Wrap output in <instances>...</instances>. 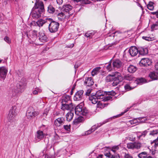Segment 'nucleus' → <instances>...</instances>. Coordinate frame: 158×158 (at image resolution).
Returning <instances> with one entry per match:
<instances>
[{
  "label": "nucleus",
  "mask_w": 158,
  "mask_h": 158,
  "mask_svg": "<svg viewBox=\"0 0 158 158\" xmlns=\"http://www.w3.org/2000/svg\"><path fill=\"white\" fill-rule=\"evenodd\" d=\"M123 79V77L119 72H116L113 74H109L106 77V81L107 82L113 81L112 85L113 86H116Z\"/></svg>",
  "instance_id": "f257e3e1"
},
{
  "label": "nucleus",
  "mask_w": 158,
  "mask_h": 158,
  "mask_svg": "<svg viewBox=\"0 0 158 158\" xmlns=\"http://www.w3.org/2000/svg\"><path fill=\"white\" fill-rule=\"evenodd\" d=\"M19 108H18L15 106H14L12 107V109L10 110L7 117L8 120L10 122H14L15 119V117L16 114L19 112Z\"/></svg>",
  "instance_id": "f03ea898"
},
{
  "label": "nucleus",
  "mask_w": 158,
  "mask_h": 158,
  "mask_svg": "<svg viewBox=\"0 0 158 158\" xmlns=\"http://www.w3.org/2000/svg\"><path fill=\"white\" fill-rule=\"evenodd\" d=\"M88 110L83 106L81 104L77 105L75 109V114L79 116L81 115L86 116L88 114Z\"/></svg>",
  "instance_id": "7ed1b4c3"
},
{
  "label": "nucleus",
  "mask_w": 158,
  "mask_h": 158,
  "mask_svg": "<svg viewBox=\"0 0 158 158\" xmlns=\"http://www.w3.org/2000/svg\"><path fill=\"white\" fill-rule=\"evenodd\" d=\"M50 19V22L48 24V29L49 31L51 33H54L58 31L59 24L58 23L52 21L51 18H49Z\"/></svg>",
  "instance_id": "20e7f679"
},
{
  "label": "nucleus",
  "mask_w": 158,
  "mask_h": 158,
  "mask_svg": "<svg viewBox=\"0 0 158 158\" xmlns=\"http://www.w3.org/2000/svg\"><path fill=\"white\" fill-rule=\"evenodd\" d=\"M29 40L31 44H35V41L37 38V31H30L27 33Z\"/></svg>",
  "instance_id": "39448f33"
},
{
  "label": "nucleus",
  "mask_w": 158,
  "mask_h": 158,
  "mask_svg": "<svg viewBox=\"0 0 158 158\" xmlns=\"http://www.w3.org/2000/svg\"><path fill=\"white\" fill-rule=\"evenodd\" d=\"M39 114L38 111H35L33 107H29L27 110L26 115L27 118L31 119L35 117Z\"/></svg>",
  "instance_id": "423d86ee"
},
{
  "label": "nucleus",
  "mask_w": 158,
  "mask_h": 158,
  "mask_svg": "<svg viewBox=\"0 0 158 158\" xmlns=\"http://www.w3.org/2000/svg\"><path fill=\"white\" fill-rule=\"evenodd\" d=\"M50 19H49V18H47L44 20L40 19L36 22L32 21L31 23V27L35 26H38L39 27H41L44 24L46 23L49 24L50 22Z\"/></svg>",
  "instance_id": "0eeeda50"
},
{
  "label": "nucleus",
  "mask_w": 158,
  "mask_h": 158,
  "mask_svg": "<svg viewBox=\"0 0 158 158\" xmlns=\"http://www.w3.org/2000/svg\"><path fill=\"white\" fill-rule=\"evenodd\" d=\"M35 10H38V12L43 13L44 11V4L41 1H36L32 8Z\"/></svg>",
  "instance_id": "6e6552de"
},
{
  "label": "nucleus",
  "mask_w": 158,
  "mask_h": 158,
  "mask_svg": "<svg viewBox=\"0 0 158 158\" xmlns=\"http://www.w3.org/2000/svg\"><path fill=\"white\" fill-rule=\"evenodd\" d=\"M75 106H73L72 102L71 103H64V104H62V106L61 109L63 110H72L73 109Z\"/></svg>",
  "instance_id": "1a4fd4ad"
},
{
  "label": "nucleus",
  "mask_w": 158,
  "mask_h": 158,
  "mask_svg": "<svg viewBox=\"0 0 158 158\" xmlns=\"http://www.w3.org/2000/svg\"><path fill=\"white\" fill-rule=\"evenodd\" d=\"M44 134L43 131L39 130L36 132L35 138V142H37L42 139L44 137Z\"/></svg>",
  "instance_id": "9d476101"
},
{
  "label": "nucleus",
  "mask_w": 158,
  "mask_h": 158,
  "mask_svg": "<svg viewBox=\"0 0 158 158\" xmlns=\"http://www.w3.org/2000/svg\"><path fill=\"white\" fill-rule=\"evenodd\" d=\"M113 69L114 70L121 68L123 66L122 62L119 59H116L113 62Z\"/></svg>",
  "instance_id": "9b49d317"
},
{
  "label": "nucleus",
  "mask_w": 158,
  "mask_h": 158,
  "mask_svg": "<svg viewBox=\"0 0 158 158\" xmlns=\"http://www.w3.org/2000/svg\"><path fill=\"white\" fill-rule=\"evenodd\" d=\"M8 70L4 67H0V78L4 80L6 77Z\"/></svg>",
  "instance_id": "f8f14e48"
},
{
  "label": "nucleus",
  "mask_w": 158,
  "mask_h": 158,
  "mask_svg": "<svg viewBox=\"0 0 158 158\" xmlns=\"http://www.w3.org/2000/svg\"><path fill=\"white\" fill-rule=\"evenodd\" d=\"M38 11V10L32 9L31 15L33 19H37L41 16L42 13L37 11Z\"/></svg>",
  "instance_id": "ddd939ff"
},
{
  "label": "nucleus",
  "mask_w": 158,
  "mask_h": 158,
  "mask_svg": "<svg viewBox=\"0 0 158 158\" xmlns=\"http://www.w3.org/2000/svg\"><path fill=\"white\" fill-rule=\"evenodd\" d=\"M151 64V61L148 58H142L139 63L141 66H146L149 65Z\"/></svg>",
  "instance_id": "4468645a"
},
{
  "label": "nucleus",
  "mask_w": 158,
  "mask_h": 158,
  "mask_svg": "<svg viewBox=\"0 0 158 158\" xmlns=\"http://www.w3.org/2000/svg\"><path fill=\"white\" fill-rule=\"evenodd\" d=\"M65 122V119L64 118L62 117L56 119L54 122L55 125L58 127L63 125Z\"/></svg>",
  "instance_id": "2eb2a0df"
},
{
  "label": "nucleus",
  "mask_w": 158,
  "mask_h": 158,
  "mask_svg": "<svg viewBox=\"0 0 158 158\" xmlns=\"http://www.w3.org/2000/svg\"><path fill=\"white\" fill-rule=\"evenodd\" d=\"M84 91L83 90H80L77 91L74 98V99L75 101H79L81 100L82 98L83 94Z\"/></svg>",
  "instance_id": "dca6fc26"
},
{
  "label": "nucleus",
  "mask_w": 158,
  "mask_h": 158,
  "mask_svg": "<svg viewBox=\"0 0 158 158\" xmlns=\"http://www.w3.org/2000/svg\"><path fill=\"white\" fill-rule=\"evenodd\" d=\"M129 52L131 56H134L138 53V50L135 47L132 46L129 49Z\"/></svg>",
  "instance_id": "f3484780"
},
{
  "label": "nucleus",
  "mask_w": 158,
  "mask_h": 158,
  "mask_svg": "<svg viewBox=\"0 0 158 158\" xmlns=\"http://www.w3.org/2000/svg\"><path fill=\"white\" fill-rule=\"evenodd\" d=\"M72 8L73 7L70 4H67L63 6L62 10L65 12H69V15H71L73 14V11H72V13H71L69 12L72 10Z\"/></svg>",
  "instance_id": "a211bd4d"
},
{
  "label": "nucleus",
  "mask_w": 158,
  "mask_h": 158,
  "mask_svg": "<svg viewBox=\"0 0 158 158\" xmlns=\"http://www.w3.org/2000/svg\"><path fill=\"white\" fill-rule=\"evenodd\" d=\"M106 94L105 92L101 90H99L96 92L95 95L98 99H103Z\"/></svg>",
  "instance_id": "6ab92c4d"
},
{
  "label": "nucleus",
  "mask_w": 158,
  "mask_h": 158,
  "mask_svg": "<svg viewBox=\"0 0 158 158\" xmlns=\"http://www.w3.org/2000/svg\"><path fill=\"white\" fill-rule=\"evenodd\" d=\"M24 85V83L22 81H19L17 84L16 87L17 88V91L18 92H22Z\"/></svg>",
  "instance_id": "aec40b11"
},
{
  "label": "nucleus",
  "mask_w": 158,
  "mask_h": 158,
  "mask_svg": "<svg viewBox=\"0 0 158 158\" xmlns=\"http://www.w3.org/2000/svg\"><path fill=\"white\" fill-rule=\"evenodd\" d=\"M84 83L88 86H90L93 85L94 84L93 80L91 77H88L86 78L85 81Z\"/></svg>",
  "instance_id": "412c9836"
},
{
  "label": "nucleus",
  "mask_w": 158,
  "mask_h": 158,
  "mask_svg": "<svg viewBox=\"0 0 158 158\" xmlns=\"http://www.w3.org/2000/svg\"><path fill=\"white\" fill-rule=\"evenodd\" d=\"M62 104L69 103V102L71 103V101L70 99V96L67 95H65L63 96L62 97Z\"/></svg>",
  "instance_id": "4be33fe9"
},
{
  "label": "nucleus",
  "mask_w": 158,
  "mask_h": 158,
  "mask_svg": "<svg viewBox=\"0 0 158 158\" xmlns=\"http://www.w3.org/2000/svg\"><path fill=\"white\" fill-rule=\"evenodd\" d=\"M158 73L151 72L149 74V76L152 80H155L158 79Z\"/></svg>",
  "instance_id": "5701e85b"
},
{
  "label": "nucleus",
  "mask_w": 158,
  "mask_h": 158,
  "mask_svg": "<svg viewBox=\"0 0 158 158\" xmlns=\"http://www.w3.org/2000/svg\"><path fill=\"white\" fill-rule=\"evenodd\" d=\"M39 40L42 42L46 41L47 37L45 34L42 32H40L39 33Z\"/></svg>",
  "instance_id": "b1692460"
},
{
  "label": "nucleus",
  "mask_w": 158,
  "mask_h": 158,
  "mask_svg": "<svg viewBox=\"0 0 158 158\" xmlns=\"http://www.w3.org/2000/svg\"><path fill=\"white\" fill-rule=\"evenodd\" d=\"M73 112V110H71L67 114L66 117L67 121H70L73 119L74 115Z\"/></svg>",
  "instance_id": "393cba45"
},
{
  "label": "nucleus",
  "mask_w": 158,
  "mask_h": 158,
  "mask_svg": "<svg viewBox=\"0 0 158 158\" xmlns=\"http://www.w3.org/2000/svg\"><path fill=\"white\" fill-rule=\"evenodd\" d=\"M98 99L94 95H92L89 98V100L93 104L96 103Z\"/></svg>",
  "instance_id": "a878e982"
},
{
  "label": "nucleus",
  "mask_w": 158,
  "mask_h": 158,
  "mask_svg": "<svg viewBox=\"0 0 158 158\" xmlns=\"http://www.w3.org/2000/svg\"><path fill=\"white\" fill-rule=\"evenodd\" d=\"M139 48V53L140 55H144L148 53V50L147 48H144L141 47Z\"/></svg>",
  "instance_id": "bb28decb"
},
{
  "label": "nucleus",
  "mask_w": 158,
  "mask_h": 158,
  "mask_svg": "<svg viewBox=\"0 0 158 158\" xmlns=\"http://www.w3.org/2000/svg\"><path fill=\"white\" fill-rule=\"evenodd\" d=\"M103 101H99L98 102L97 104V107L101 109L103 108L104 107H106L108 104L105 103Z\"/></svg>",
  "instance_id": "cd10ccee"
},
{
  "label": "nucleus",
  "mask_w": 158,
  "mask_h": 158,
  "mask_svg": "<svg viewBox=\"0 0 158 158\" xmlns=\"http://www.w3.org/2000/svg\"><path fill=\"white\" fill-rule=\"evenodd\" d=\"M128 72L133 73L135 72L137 70L136 68L133 65H130L128 68Z\"/></svg>",
  "instance_id": "c85d7f7f"
},
{
  "label": "nucleus",
  "mask_w": 158,
  "mask_h": 158,
  "mask_svg": "<svg viewBox=\"0 0 158 158\" xmlns=\"http://www.w3.org/2000/svg\"><path fill=\"white\" fill-rule=\"evenodd\" d=\"M84 120V118L83 117L80 116L78 117L77 119H75L73 121V123L74 124L77 125L79 123L82 122Z\"/></svg>",
  "instance_id": "c756f323"
},
{
  "label": "nucleus",
  "mask_w": 158,
  "mask_h": 158,
  "mask_svg": "<svg viewBox=\"0 0 158 158\" xmlns=\"http://www.w3.org/2000/svg\"><path fill=\"white\" fill-rule=\"evenodd\" d=\"M96 125H94L91 127V129L86 131L85 132V135H87L89 134L92 132H94L96 129Z\"/></svg>",
  "instance_id": "7c9ffc66"
},
{
  "label": "nucleus",
  "mask_w": 158,
  "mask_h": 158,
  "mask_svg": "<svg viewBox=\"0 0 158 158\" xmlns=\"http://www.w3.org/2000/svg\"><path fill=\"white\" fill-rule=\"evenodd\" d=\"M101 68L100 67H96L92 70L91 74L92 76H94L95 75L97 74V73L98 72V71Z\"/></svg>",
  "instance_id": "2f4dec72"
},
{
  "label": "nucleus",
  "mask_w": 158,
  "mask_h": 158,
  "mask_svg": "<svg viewBox=\"0 0 158 158\" xmlns=\"http://www.w3.org/2000/svg\"><path fill=\"white\" fill-rule=\"evenodd\" d=\"M125 79L128 81H131L135 78L132 75L127 74L124 76Z\"/></svg>",
  "instance_id": "473e14b6"
},
{
  "label": "nucleus",
  "mask_w": 158,
  "mask_h": 158,
  "mask_svg": "<svg viewBox=\"0 0 158 158\" xmlns=\"http://www.w3.org/2000/svg\"><path fill=\"white\" fill-rule=\"evenodd\" d=\"M136 83L137 84L143 83L146 82V80L143 78H139L135 81Z\"/></svg>",
  "instance_id": "72a5a7b5"
},
{
  "label": "nucleus",
  "mask_w": 158,
  "mask_h": 158,
  "mask_svg": "<svg viewBox=\"0 0 158 158\" xmlns=\"http://www.w3.org/2000/svg\"><path fill=\"white\" fill-rule=\"evenodd\" d=\"M57 16L59 19H60L61 20L65 19L66 17V16L62 12L59 13Z\"/></svg>",
  "instance_id": "f704fd0d"
},
{
  "label": "nucleus",
  "mask_w": 158,
  "mask_h": 158,
  "mask_svg": "<svg viewBox=\"0 0 158 158\" xmlns=\"http://www.w3.org/2000/svg\"><path fill=\"white\" fill-rule=\"evenodd\" d=\"M55 11V9L52 6L49 5L48 7V11L50 13H53Z\"/></svg>",
  "instance_id": "c9c22d12"
},
{
  "label": "nucleus",
  "mask_w": 158,
  "mask_h": 158,
  "mask_svg": "<svg viewBox=\"0 0 158 158\" xmlns=\"http://www.w3.org/2000/svg\"><path fill=\"white\" fill-rule=\"evenodd\" d=\"M154 3L152 2H150L149 3L147 6L148 8L151 10H153L154 7L153 5Z\"/></svg>",
  "instance_id": "e433bc0d"
},
{
  "label": "nucleus",
  "mask_w": 158,
  "mask_h": 158,
  "mask_svg": "<svg viewBox=\"0 0 158 158\" xmlns=\"http://www.w3.org/2000/svg\"><path fill=\"white\" fill-rule=\"evenodd\" d=\"M138 156L139 158H146L147 156V153L145 152H143L139 154Z\"/></svg>",
  "instance_id": "4c0bfd02"
},
{
  "label": "nucleus",
  "mask_w": 158,
  "mask_h": 158,
  "mask_svg": "<svg viewBox=\"0 0 158 158\" xmlns=\"http://www.w3.org/2000/svg\"><path fill=\"white\" fill-rule=\"evenodd\" d=\"M143 118H135L133 120H131L130 121V123L131 124H136L138 122V121H137V119H138L139 120H140L142 119Z\"/></svg>",
  "instance_id": "58836bf2"
},
{
  "label": "nucleus",
  "mask_w": 158,
  "mask_h": 158,
  "mask_svg": "<svg viewBox=\"0 0 158 158\" xmlns=\"http://www.w3.org/2000/svg\"><path fill=\"white\" fill-rule=\"evenodd\" d=\"M119 149V145L114 146L112 147L111 151L115 153Z\"/></svg>",
  "instance_id": "ea45409f"
},
{
  "label": "nucleus",
  "mask_w": 158,
  "mask_h": 158,
  "mask_svg": "<svg viewBox=\"0 0 158 158\" xmlns=\"http://www.w3.org/2000/svg\"><path fill=\"white\" fill-rule=\"evenodd\" d=\"M134 149H139L140 148L141 145L140 143L137 142L134 143Z\"/></svg>",
  "instance_id": "a19ab883"
},
{
  "label": "nucleus",
  "mask_w": 158,
  "mask_h": 158,
  "mask_svg": "<svg viewBox=\"0 0 158 158\" xmlns=\"http://www.w3.org/2000/svg\"><path fill=\"white\" fill-rule=\"evenodd\" d=\"M41 92V90L39 88H36L33 91V94L34 95L37 94L38 93Z\"/></svg>",
  "instance_id": "79ce46f5"
},
{
  "label": "nucleus",
  "mask_w": 158,
  "mask_h": 158,
  "mask_svg": "<svg viewBox=\"0 0 158 158\" xmlns=\"http://www.w3.org/2000/svg\"><path fill=\"white\" fill-rule=\"evenodd\" d=\"M134 143H130L127 144V148L128 149H134Z\"/></svg>",
  "instance_id": "37998d69"
},
{
  "label": "nucleus",
  "mask_w": 158,
  "mask_h": 158,
  "mask_svg": "<svg viewBox=\"0 0 158 158\" xmlns=\"http://www.w3.org/2000/svg\"><path fill=\"white\" fill-rule=\"evenodd\" d=\"M158 134V130H155L150 131L149 135L152 136H155Z\"/></svg>",
  "instance_id": "c03bdc74"
},
{
  "label": "nucleus",
  "mask_w": 158,
  "mask_h": 158,
  "mask_svg": "<svg viewBox=\"0 0 158 158\" xmlns=\"http://www.w3.org/2000/svg\"><path fill=\"white\" fill-rule=\"evenodd\" d=\"M139 133L140 134L139 136V138H140L142 137H144L147 133V131L146 130L144 131L141 132H139Z\"/></svg>",
  "instance_id": "a18cd8bd"
},
{
  "label": "nucleus",
  "mask_w": 158,
  "mask_h": 158,
  "mask_svg": "<svg viewBox=\"0 0 158 158\" xmlns=\"http://www.w3.org/2000/svg\"><path fill=\"white\" fill-rule=\"evenodd\" d=\"M112 97L108 95L106 97H105L103 99L102 101H106L109 100H112Z\"/></svg>",
  "instance_id": "49530a36"
},
{
  "label": "nucleus",
  "mask_w": 158,
  "mask_h": 158,
  "mask_svg": "<svg viewBox=\"0 0 158 158\" xmlns=\"http://www.w3.org/2000/svg\"><path fill=\"white\" fill-rule=\"evenodd\" d=\"M49 111V109L47 108L45 109L43 114V116L46 117L47 116L48 114Z\"/></svg>",
  "instance_id": "de8ad7c7"
},
{
  "label": "nucleus",
  "mask_w": 158,
  "mask_h": 158,
  "mask_svg": "<svg viewBox=\"0 0 158 158\" xmlns=\"http://www.w3.org/2000/svg\"><path fill=\"white\" fill-rule=\"evenodd\" d=\"M113 155L110 152L106 153L105 154V155L108 158H113Z\"/></svg>",
  "instance_id": "09e8293b"
},
{
  "label": "nucleus",
  "mask_w": 158,
  "mask_h": 158,
  "mask_svg": "<svg viewBox=\"0 0 158 158\" xmlns=\"http://www.w3.org/2000/svg\"><path fill=\"white\" fill-rule=\"evenodd\" d=\"M107 122V120H106V121H105L103 122L102 123H98L97 125H96V129L97 128H98V127L101 126L103 124L106 123Z\"/></svg>",
  "instance_id": "8fccbe9b"
},
{
  "label": "nucleus",
  "mask_w": 158,
  "mask_h": 158,
  "mask_svg": "<svg viewBox=\"0 0 158 158\" xmlns=\"http://www.w3.org/2000/svg\"><path fill=\"white\" fill-rule=\"evenodd\" d=\"M64 128L65 130L67 131H69L70 130V125H64Z\"/></svg>",
  "instance_id": "3c124183"
},
{
  "label": "nucleus",
  "mask_w": 158,
  "mask_h": 158,
  "mask_svg": "<svg viewBox=\"0 0 158 158\" xmlns=\"http://www.w3.org/2000/svg\"><path fill=\"white\" fill-rule=\"evenodd\" d=\"M81 3L82 5L83 4H90L91 2L88 0H81Z\"/></svg>",
  "instance_id": "603ef678"
},
{
  "label": "nucleus",
  "mask_w": 158,
  "mask_h": 158,
  "mask_svg": "<svg viewBox=\"0 0 158 158\" xmlns=\"http://www.w3.org/2000/svg\"><path fill=\"white\" fill-rule=\"evenodd\" d=\"M113 69V67L111 66V63H109L108 65L106 67L107 69L109 71H110L112 70Z\"/></svg>",
  "instance_id": "864d4df0"
},
{
  "label": "nucleus",
  "mask_w": 158,
  "mask_h": 158,
  "mask_svg": "<svg viewBox=\"0 0 158 158\" xmlns=\"http://www.w3.org/2000/svg\"><path fill=\"white\" fill-rule=\"evenodd\" d=\"M152 143H154V146L155 147L157 146H158V138L154 140L152 142Z\"/></svg>",
  "instance_id": "5fc2aeb1"
},
{
  "label": "nucleus",
  "mask_w": 158,
  "mask_h": 158,
  "mask_svg": "<svg viewBox=\"0 0 158 158\" xmlns=\"http://www.w3.org/2000/svg\"><path fill=\"white\" fill-rule=\"evenodd\" d=\"M4 40L6 42L9 44L11 42L9 38L7 36H6L4 38Z\"/></svg>",
  "instance_id": "6e6d98bb"
},
{
  "label": "nucleus",
  "mask_w": 158,
  "mask_h": 158,
  "mask_svg": "<svg viewBox=\"0 0 158 158\" xmlns=\"http://www.w3.org/2000/svg\"><path fill=\"white\" fill-rule=\"evenodd\" d=\"M142 38L144 40L148 41H151L152 39L150 37H148L146 36H143L142 37Z\"/></svg>",
  "instance_id": "4d7b16f0"
},
{
  "label": "nucleus",
  "mask_w": 158,
  "mask_h": 158,
  "mask_svg": "<svg viewBox=\"0 0 158 158\" xmlns=\"http://www.w3.org/2000/svg\"><path fill=\"white\" fill-rule=\"evenodd\" d=\"M124 158H133L132 156L129 154L125 153Z\"/></svg>",
  "instance_id": "13d9d810"
},
{
  "label": "nucleus",
  "mask_w": 158,
  "mask_h": 158,
  "mask_svg": "<svg viewBox=\"0 0 158 158\" xmlns=\"http://www.w3.org/2000/svg\"><path fill=\"white\" fill-rule=\"evenodd\" d=\"M130 86L128 85H125L124 88L125 89L128 90L130 89Z\"/></svg>",
  "instance_id": "bf43d9fd"
},
{
  "label": "nucleus",
  "mask_w": 158,
  "mask_h": 158,
  "mask_svg": "<svg viewBox=\"0 0 158 158\" xmlns=\"http://www.w3.org/2000/svg\"><path fill=\"white\" fill-rule=\"evenodd\" d=\"M91 89H88L87 91L85 93V94L86 95L89 96V95L90 94L91 92Z\"/></svg>",
  "instance_id": "052dcab7"
},
{
  "label": "nucleus",
  "mask_w": 158,
  "mask_h": 158,
  "mask_svg": "<svg viewBox=\"0 0 158 158\" xmlns=\"http://www.w3.org/2000/svg\"><path fill=\"white\" fill-rule=\"evenodd\" d=\"M151 13L153 15H156V17L158 18V10L156 11L152 12Z\"/></svg>",
  "instance_id": "680f3d73"
},
{
  "label": "nucleus",
  "mask_w": 158,
  "mask_h": 158,
  "mask_svg": "<svg viewBox=\"0 0 158 158\" xmlns=\"http://www.w3.org/2000/svg\"><path fill=\"white\" fill-rule=\"evenodd\" d=\"M56 2L57 4L59 5H60L62 4L63 2L62 0H56Z\"/></svg>",
  "instance_id": "e2e57ef3"
},
{
  "label": "nucleus",
  "mask_w": 158,
  "mask_h": 158,
  "mask_svg": "<svg viewBox=\"0 0 158 158\" xmlns=\"http://www.w3.org/2000/svg\"><path fill=\"white\" fill-rule=\"evenodd\" d=\"M113 158H120V156L118 154H114Z\"/></svg>",
  "instance_id": "0e129e2a"
},
{
  "label": "nucleus",
  "mask_w": 158,
  "mask_h": 158,
  "mask_svg": "<svg viewBox=\"0 0 158 158\" xmlns=\"http://www.w3.org/2000/svg\"><path fill=\"white\" fill-rule=\"evenodd\" d=\"M89 32L86 33L85 35V36L86 37L90 38L89 34Z\"/></svg>",
  "instance_id": "69168bd1"
},
{
  "label": "nucleus",
  "mask_w": 158,
  "mask_h": 158,
  "mask_svg": "<svg viewBox=\"0 0 158 158\" xmlns=\"http://www.w3.org/2000/svg\"><path fill=\"white\" fill-rule=\"evenodd\" d=\"M77 7L75 8L74 10V11H75L76 12H79L80 10L81 7L79 9H77Z\"/></svg>",
  "instance_id": "338daca9"
},
{
  "label": "nucleus",
  "mask_w": 158,
  "mask_h": 158,
  "mask_svg": "<svg viewBox=\"0 0 158 158\" xmlns=\"http://www.w3.org/2000/svg\"><path fill=\"white\" fill-rule=\"evenodd\" d=\"M155 68L156 70H158V62H157L155 64Z\"/></svg>",
  "instance_id": "774afa93"
}]
</instances>
